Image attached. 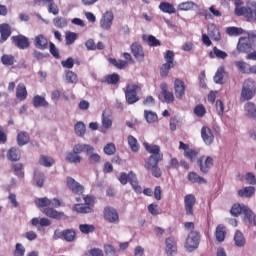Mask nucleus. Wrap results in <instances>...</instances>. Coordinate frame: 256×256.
Wrapping results in <instances>:
<instances>
[{"instance_id":"f257e3e1","label":"nucleus","mask_w":256,"mask_h":256,"mask_svg":"<svg viewBox=\"0 0 256 256\" xmlns=\"http://www.w3.org/2000/svg\"><path fill=\"white\" fill-rule=\"evenodd\" d=\"M235 10L234 13L238 17L243 15L248 21H256V2L250 1L248 2L247 7H241L243 5V1L234 0Z\"/></svg>"},{"instance_id":"f03ea898","label":"nucleus","mask_w":256,"mask_h":256,"mask_svg":"<svg viewBox=\"0 0 256 256\" xmlns=\"http://www.w3.org/2000/svg\"><path fill=\"white\" fill-rule=\"evenodd\" d=\"M256 95L255 80L246 79L242 86L241 101H251Z\"/></svg>"},{"instance_id":"7ed1b4c3","label":"nucleus","mask_w":256,"mask_h":256,"mask_svg":"<svg viewBox=\"0 0 256 256\" xmlns=\"http://www.w3.org/2000/svg\"><path fill=\"white\" fill-rule=\"evenodd\" d=\"M118 180L121 185H127V183H130L136 193H141L142 189L141 186H139V182H137V175H135V173L129 172L127 174L125 172H121Z\"/></svg>"},{"instance_id":"20e7f679","label":"nucleus","mask_w":256,"mask_h":256,"mask_svg":"<svg viewBox=\"0 0 256 256\" xmlns=\"http://www.w3.org/2000/svg\"><path fill=\"white\" fill-rule=\"evenodd\" d=\"M141 91V87L136 84H128L125 91L126 101L129 105H133V103H137L139 101V96L137 93Z\"/></svg>"},{"instance_id":"39448f33","label":"nucleus","mask_w":256,"mask_h":256,"mask_svg":"<svg viewBox=\"0 0 256 256\" xmlns=\"http://www.w3.org/2000/svg\"><path fill=\"white\" fill-rule=\"evenodd\" d=\"M200 239H201V236L199 235V232L191 231L188 234V237L186 239V244H185L186 251H188L189 253H191L192 251H195V249L199 247Z\"/></svg>"},{"instance_id":"423d86ee","label":"nucleus","mask_w":256,"mask_h":256,"mask_svg":"<svg viewBox=\"0 0 256 256\" xmlns=\"http://www.w3.org/2000/svg\"><path fill=\"white\" fill-rule=\"evenodd\" d=\"M197 165L200 168L201 173L207 174L211 169H213V165H215V160L211 156L200 157L197 160Z\"/></svg>"},{"instance_id":"0eeeda50","label":"nucleus","mask_w":256,"mask_h":256,"mask_svg":"<svg viewBox=\"0 0 256 256\" xmlns=\"http://www.w3.org/2000/svg\"><path fill=\"white\" fill-rule=\"evenodd\" d=\"M195 203H197V198H195V195L187 194L184 197V207L186 215L193 217L195 213V211L193 210V207H195Z\"/></svg>"},{"instance_id":"6e6552de","label":"nucleus","mask_w":256,"mask_h":256,"mask_svg":"<svg viewBox=\"0 0 256 256\" xmlns=\"http://www.w3.org/2000/svg\"><path fill=\"white\" fill-rule=\"evenodd\" d=\"M104 219L108 223H119V212H117V209L108 206L104 208Z\"/></svg>"},{"instance_id":"1a4fd4ad","label":"nucleus","mask_w":256,"mask_h":256,"mask_svg":"<svg viewBox=\"0 0 256 256\" xmlns=\"http://www.w3.org/2000/svg\"><path fill=\"white\" fill-rule=\"evenodd\" d=\"M201 137L205 145L211 146L215 143V132L208 126H203L201 129Z\"/></svg>"},{"instance_id":"9d476101","label":"nucleus","mask_w":256,"mask_h":256,"mask_svg":"<svg viewBox=\"0 0 256 256\" xmlns=\"http://www.w3.org/2000/svg\"><path fill=\"white\" fill-rule=\"evenodd\" d=\"M67 187L74 193V195H83L85 188L72 177L66 178Z\"/></svg>"},{"instance_id":"9b49d317","label":"nucleus","mask_w":256,"mask_h":256,"mask_svg":"<svg viewBox=\"0 0 256 256\" xmlns=\"http://www.w3.org/2000/svg\"><path fill=\"white\" fill-rule=\"evenodd\" d=\"M113 12H106L100 20V27L104 29V31H110L113 25Z\"/></svg>"},{"instance_id":"f8f14e48","label":"nucleus","mask_w":256,"mask_h":256,"mask_svg":"<svg viewBox=\"0 0 256 256\" xmlns=\"http://www.w3.org/2000/svg\"><path fill=\"white\" fill-rule=\"evenodd\" d=\"M131 53L135 57L136 61H143L145 59V52L143 51V47L141 44L134 42L130 46Z\"/></svg>"},{"instance_id":"ddd939ff","label":"nucleus","mask_w":256,"mask_h":256,"mask_svg":"<svg viewBox=\"0 0 256 256\" xmlns=\"http://www.w3.org/2000/svg\"><path fill=\"white\" fill-rule=\"evenodd\" d=\"M101 133H107L111 127H113V116L103 112L102 119H101Z\"/></svg>"},{"instance_id":"4468645a","label":"nucleus","mask_w":256,"mask_h":256,"mask_svg":"<svg viewBox=\"0 0 256 256\" xmlns=\"http://www.w3.org/2000/svg\"><path fill=\"white\" fill-rule=\"evenodd\" d=\"M174 91L176 99H183L185 96V82L179 78H176L174 81Z\"/></svg>"},{"instance_id":"2eb2a0df","label":"nucleus","mask_w":256,"mask_h":256,"mask_svg":"<svg viewBox=\"0 0 256 256\" xmlns=\"http://www.w3.org/2000/svg\"><path fill=\"white\" fill-rule=\"evenodd\" d=\"M11 39L18 49H27L29 47V39L24 35L12 36Z\"/></svg>"},{"instance_id":"dca6fc26","label":"nucleus","mask_w":256,"mask_h":256,"mask_svg":"<svg viewBox=\"0 0 256 256\" xmlns=\"http://www.w3.org/2000/svg\"><path fill=\"white\" fill-rule=\"evenodd\" d=\"M73 151L78 155H81V153H86V155H88L89 153H91V151H95V147L89 144L79 143L74 145Z\"/></svg>"},{"instance_id":"f3484780","label":"nucleus","mask_w":256,"mask_h":256,"mask_svg":"<svg viewBox=\"0 0 256 256\" xmlns=\"http://www.w3.org/2000/svg\"><path fill=\"white\" fill-rule=\"evenodd\" d=\"M11 37V26L7 23L0 24V43H5Z\"/></svg>"},{"instance_id":"a211bd4d","label":"nucleus","mask_w":256,"mask_h":256,"mask_svg":"<svg viewBox=\"0 0 256 256\" xmlns=\"http://www.w3.org/2000/svg\"><path fill=\"white\" fill-rule=\"evenodd\" d=\"M166 253L168 256L177 255V243L175 242V238L170 237L166 239Z\"/></svg>"},{"instance_id":"6ab92c4d","label":"nucleus","mask_w":256,"mask_h":256,"mask_svg":"<svg viewBox=\"0 0 256 256\" xmlns=\"http://www.w3.org/2000/svg\"><path fill=\"white\" fill-rule=\"evenodd\" d=\"M43 213L46 215V217H50V219H56L57 221L65 217V213L59 212L53 208H45Z\"/></svg>"},{"instance_id":"aec40b11","label":"nucleus","mask_w":256,"mask_h":256,"mask_svg":"<svg viewBox=\"0 0 256 256\" xmlns=\"http://www.w3.org/2000/svg\"><path fill=\"white\" fill-rule=\"evenodd\" d=\"M244 111L249 119L256 121V106L253 102H247L244 105Z\"/></svg>"},{"instance_id":"412c9836","label":"nucleus","mask_w":256,"mask_h":256,"mask_svg":"<svg viewBox=\"0 0 256 256\" xmlns=\"http://www.w3.org/2000/svg\"><path fill=\"white\" fill-rule=\"evenodd\" d=\"M159 9L162 11V13H168V15H173L177 13V9H175V6L169 2H161L159 4Z\"/></svg>"},{"instance_id":"4be33fe9","label":"nucleus","mask_w":256,"mask_h":256,"mask_svg":"<svg viewBox=\"0 0 256 256\" xmlns=\"http://www.w3.org/2000/svg\"><path fill=\"white\" fill-rule=\"evenodd\" d=\"M144 147L148 153L151 154L152 157H163L161 154V148L158 145H149V143H144Z\"/></svg>"},{"instance_id":"5701e85b","label":"nucleus","mask_w":256,"mask_h":256,"mask_svg":"<svg viewBox=\"0 0 256 256\" xmlns=\"http://www.w3.org/2000/svg\"><path fill=\"white\" fill-rule=\"evenodd\" d=\"M208 35L213 41H221V31L213 24L208 26Z\"/></svg>"},{"instance_id":"b1692460","label":"nucleus","mask_w":256,"mask_h":256,"mask_svg":"<svg viewBox=\"0 0 256 256\" xmlns=\"http://www.w3.org/2000/svg\"><path fill=\"white\" fill-rule=\"evenodd\" d=\"M162 159L163 156H150L145 162V169L149 170L153 167H157Z\"/></svg>"},{"instance_id":"393cba45","label":"nucleus","mask_w":256,"mask_h":256,"mask_svg":"<svg viewBox=\"0 0 256 256\" xmlns=\"http://www.w3.org/2000/svg\"><path fill=\"white\" fill-rule=\"evenodd\" d=\"M7 159L9 161H19L21 159V150L15 147L10 148L7 152Z\"/></svg>"},{"instance_id":"a878e982","label":"nucleus","mask_w":256,"mask_h":256,"mask_svg":"<svg viewBox=\"0 0 256 256\" xmlns=\"http://www.w3.org/2000/svg\"><path fill=\"white\" fill-rule=\"evenodd\" d=\"M16 97L19 101H25V99H27V87H25V84H18Z\"/></svg>"},{"instance_id":"bb28decb","label":"nucleus","mask_w":256,"mask_h":256,"mask_svg":"<svg viewBox=\"0 0 256 256\" xmlns=\"http://www.w3.org/2000/svg\"><path fill=\"white\" fill-rule=\"evenodd\" d=\"M188 181H190V183H199L200 185L207 184V180L205 178L199 176V174H197L195 172H190L188 174Z\"/></svg>"},{"instance_id":"cd10ccee","label":"nucleus","mask_w":256,"mask_h":256,"mask_svg":"<svg viewBox=\"0 0 256 256\" xmlns=\"http://www.w3.org/2000/svg\"><path fill=\"white\" fill-rule=\"evenodd\" d=\"M121 77L119 74H110L103 78L102 83H107L108 85H117Z\"/></svg>"},{"instance_id":"c85d7f7f","label":"nucleus","mask_w":256,"mask_h":256,"mask_svg":"<svg viewBox=\"0 0 256 256\" xmlns=\"http://www.w3.org/2000/svg\"><path fill=\"white\" fill-rule=\"evenodd\" d=\"M35 47L37 49H47V38L43 34H39L35 37Z\"/></svg>"},{"instance_id":"c756f323","label":"nucleus","mask_w":256,"mask_h":256,"mask_svg":"<svg viewBox=\"0 0 256 256\" xmlns=\"http://www.w3.org/2000/svg\"><path fill=\"white\" fill-rule=\"evenodd\" d=\"M236 67L241 73H246L248 75H251V65L247 64V62L244 61H236L235 62Z\"/></svg>"},{"instance_id":"7c9ffc66","label":"nucleus","mask_w":256,"mask_h":256,"mask_svg":"<svg viewBox=\"0 0 256 256\" xmlns=\"http://www.w3.org/2000/svg\"><path fill=\"white\" fill-rule=\"evenodd\" d=\"M215 235H216V240H217L219 243H223V241H225V235H227V232H226V230H225V226H223V225H218V226L216 227Z\"/></svg>"},{"instance_id":"2f4dec72","label":"nucleus","mask_w":256,"mask_h":256,"mask_svg":"<svg viewBox=\"0 0 256 256\" xmlns=\"http://www.w3.org/2000/svg\"><path fill=\"white\" fill-rule=\"evenodd\" d=\"M65 80H66V83H71L72 85H75L79 81V78L77 77V74H75V72L71 70H66Z\"/></svg>"},{"instance_id":"473e14b6","label":"nucleus","mask_w":256,"mask_h":256,"mask_svg":"<svg viewBox=\"0 0 256 256\" xmlns=\"http://www.w3.org/2000/svg\"><path fill=\"white\" fill-rule=\"evenodd\" d=\"M82 160L83 158L75 151L66 154V161L68 163H80Z\"/></svg>"},{"instance_id":"72a5a7b5","label":"nucleus","mask_w":256,"mask_h":256,"mask_svg":"<svg viewBox=\"0 0 256 256\" xmlns=\"http://www.w3.org/2000/svg\"><path fill=\"white\" fill-rule=\"evenodd\" d=\"M255 194V187L247 186L244 189L238 191L239 197H253Z\"/></svg>"},{"instance_id":"f704fd0d","label":"nucleus","mask_w":256,"mask_h":256,"mask_svg":"<svg viewBox=\"0 0 256 256\" xmlns=\"http://www.w3.org/2000/svg\"><path fill=\"white\" fill-rule=\"evenodd\" d=\"M39 164L43 167H53L55 160L49 156L41 155L39 158Z\"/></svg>"},{"instance_id":"c9c22d12","label":"nucleus","mask_w":256,"mask_h":256,"mask_svg":"<svg viewBox=\"0 0 256 256\" xmlns=\"http://www.w3.org/2000/svg\"><path fill=\"white\" fill-rule=\"evenodd\" d=\"M33 106L34 107H48L49 103L47 102V100H45V97L36 95L33 98Z\"/></svg>"},{"instance_id":"e433bc0d","label":"nucleus","mask_w":256,"mask_h":256,"mask_svg":"<svg viewBox=\"0 0 256 256\" xmlns=\"http://www.w3.org/2000/svg\"><path fill=\"white\" fill-rule=\"evenodd\" d=\"M226 33L230 37H238V35H243V33H245V30L239 27L232 26V27L226 28Z\"/></svg>"},{"instance_id":"4c0bfd02","label":"nucleus","mask_w":256,"mask_h":256,"mask_svg":"<svg viewBox=\"0 0 256 256\" xmlns=\"http://www.w3.org/2000/svg\"><path fill=\"white\" fill-rule=\"evenodd\" d=\"M127 141L131 151L133 153H137L139 151V142L136 140V138L132 135H129Z\"/></svg>"},{"instance_id":"58836bf2","label":"nucleus","mask_w":256,"mask_h":256,"mask_svg":"<svg viewBox=\"0 0 256 256\" xmlns=\"http://www.w3.org/2000/svg\"><path fill=\"white\" fill-rule=\"evenodd\" d=\"M234 242L237 247H245V236L237 230L234 235Z\"/></svg>"},{"instance_id":"ea45409f","label":"nucleus","mask_w":256,"mask_h":256,"mask_svg":"<svg viewBox=\"0 0 256 256\" xmlns=\"http://www.w3.org/2000/svg\"><path fill=\"white\" fill-rule=\"evenodd\" d=\"M109 63L116 67V69H127V61L117 60L115 58H109Z\"/></svg>"},{"instance_id":"a19ab883","label":"nucleus","mask_w":256,"mask_h":256,"mask_svg":"<svg viewBox=\"0 0 256 256\" xmlns=\"http://www.w3.org/2000/svg\"><path fill=\"white\" fill-rule=\"evenodd\" d=\"M53 25L57 29H63L64 27H67V18L58 16L53 19Z\"/></svg>"},{"instance_id":"79ce46f5","label":"nucleus","mask_w":256,"mask_h":256,"mask_svg":"<svg viewBox=\"0 0 256 256\" xmlns=\"http://www.w3.org/2000/svg\"><path fill=\"white\" fill-rule=\"evenodd\" d=\"M74 210L77 213H91V211H93V206H89L87 204H76L74 206Z\"/></svg>"},{"instance_id":"37998d69","label":"nucleus","mask_w":256,"mask_h":256,"mask_svg":"<svg viewBox=\"0 0 256 256\" xmlns=\"http://www.w3.org/2000/svg\"><path fill=\"white\" fill-rule=\"evenodd\" d=\"M78 37H79V35L77 33L71 32V31H67L65 33L66 45H73V43H75V41H77Z\"/></svg>"},{"instance_id":"c03bdc74","label":"nucleus","mask_w":256,"mask_h":256,"mask_svg":"<svg viewBox=\"0 0 256 256\" xmlns=\"http://www.w3.org/2000/svg\"><path fill=\"white\" fill-rule=\"evenodd\" d=\"M17 143L20 147H23V145H27V143H29V134L25 132L18 133Z\"/></svg>"},{"instance_id":"a18cd8bd","label":"nucleus","mask_w":256,"mask_h":256,"mask_svg":"<svg viewBox=\"0 0 256 256\" xmlns=\"http://www.w3.org/2000/svg\"><path fill=\"white\" fill-rule=\"evenodd\" d=\"M1 62L3 65H6L7 67L15 65V56L11 54H4L1 57Z\"/></svg>"},{"instance_id":"49530a36","label":"nucleus","mask_w":256,"mask_h":256,"mask_svg":"<svg viewBox=\"0 0 256 256\" xmlns=\"http://www.w3.org/2000/svg\"><path fill=\"white\" fill-rule=\"evenodd\" d=\"M223 73H225V68L224 67L218 68L213 78L214 83H217L218 85H223Z\"/></svg>"},{"instance_id":"de8ad7c7","label":"nucleus","mask_w":256,"mask_h":256,"mask_svg":"<svg viewBox=\"0 0 256 256\" xmlns=\"http://www.w3.org/2000/svg\"><path fill=\"white\" fill-rule=\"evenodd\" d=\"M75 235V230H64V241H67V243H73V241H75Z\"/></svg>"},{"instance_id":"09e8293b","label":"nucleus","mask_w":256,"mask_h":256,"mask_svg":"<svg viewBox=\"0 0 256 256\" xmlns=\"http://www.w3.org/2000/svg\"><path fill=\"white\" fill-rule=\"evenodd\" d=\"M159 99L164 101V103H173L175 101V96L173 92H165L164 94H159Z\"/></svg>"},{"instance_id":"8fccbe9b","label":"nucleus","mask_w":256,"mask_h":256,"mask_svg":"<svg viewBox=\"0 0 256 256\" xmlns=\"http://www.w3.org/2000/svg\"><path fill=\"white\" fill-rule=\"evenodd\" d=\"M79 230L81 233H84V235H89V233H93V231H95V226L92 224H80Z\"/></svg>"},{"instance_id":"3c124183","label":"nucleus","mask_w":256,"mask_h":256,"mask_svg":"<svg viewBox=\"0 0 256 256\" xmlns=\"http://www.w3.org/2000/svg\"><path fill=\"white\" fill-rule=\"evenodd\" d=\"M74 130L76 135H78V137H83V135H85V123L83 122H77L74 126Z\"/></svg>"},{"instance_id":"603ef678","label":"nucleus","mask_w":256,"mask_h":256,"mask_svg":"<svg viewBox=\"0 0 256 256\" xmlns=\"http://www.w3.org/2000/svg\"><path fill=\"white\" fill-rule=\"evenodd\" d=\"M164 60L166 61V63H168L170 65H177V62H175V52H173L171 50L166 51Z\"/></svg>"},{"instance_id":"864d4df0","label":"nucleus","mask_w":256,"mask_h":256,"mask_svg":"<svg viewBox=\"0 0 256 256\" xmlns=\"http://www.w3.org/2000/svg\"><path fill=\"white\" fill-rule=\"evenodd\" d=\"M173 67H175L174 64H169V63L165 62L160 69L161 77H167V75H169V71H171V69H173Z\"/></svg>"},{"instance_id":"5fc2aeb1","label":"nucleus","mask_w":256,"mask_h":256,"mask_svg":"<svg viewBox=\"0 0 256 256\" xmlns=\"http://www.w3.org/2000/svg\"><path fill=\"white\" fill-rule=\"evenodd\" d=\"M195 7L193 1L182 2L178 5V11H191Z\"/></svg>"},{"instance_id":"6e6d98bb","label":"nucleus","mask_w":256,"mask_h":256,"mask_svg":"<svg viewBox=\"0 0 256 256\" xmlns=\"http://www.w3.org/2000/svg\"><path fill=\"white\" fill-rule=\"evenodd\" d=\"M88 161H90L92 164H97L101 162V156L95 151L88 152Z\"/></svg>"},{"instance_id":"4d7b16f0","label":"nucleus","mask_w":256,"mask_h":256,"mask_svg":"<svg viewBox=\"0 0 256 256\" xmlns=\"http://www.w3.org/2000/svg\"><path fill=\"white\" fill-rule=\"evenodd\" d=\"M144 117L147 121V123H155V121H157L158 117L157 114H155L154 112L151 111H144Z\"/></svg>"},{"instance_id":"13d9d810","label":"nucleus","mask_w":256,"mask_h":256,"mask_svg":"<svg viewBox=\"0 0 256 256\" xmlns=\"http://www.w3.org/2000/svg\"><path fill=\"white\" fill-rule=\"evenodd\" d=\"M35 204L37 207H49V205H51V200L47 197L38 198L35 200Z\"/></svg>"},{"instance_id":"bf43d9fd","label":"nucleus","mask_w":256,"mask_h":256,"mask_svg":"<svg viewBox=\"0 0 256 256\" xmlns=\"http://www.w3.org/2000/svg\"><path fill=\"white\" fill-rule=\"evenodd\" d=\"M13 171L17 177H24L25 175V172H23V164L21 163L13 164Z\"/></svg>"},{"instance_id":"052dcab7","label":"nucleus","mask_w":256,"mask_h":256,"mask_svg":"<svg viewBox=\"0 0 256 256\" xmlns=\"http://www.w3.org/2000/svg\"><path fill=\"white\" fill-rule=\"evenodd\" d=\"M34 179H35L38 187H43V183L45 181V174L39 173L38 171H35L34 172Z\"/></svg>"},{"instance_id":"680f3d73","label":"nucleus","mask_w":256,"mask_h":256,"mask_svg":"<svg viewBox=\"0 0 256 256\" xmlns=\"http://www.w3.org/2000/svg\"><path fill=\"white\" fill-rule=\"evenodd\" d=\"M115 151H117V148L115 147V144H113V143H108L104 147L105 155H115Z\"/></svg>"},{"instance_id":"e2e57ef3","label":"nucleus","mask_w":256,"mask_h":256,"mask_svg":"<svg viewBox=\"0 0 256 256\" xmlns=\"http://www.w3.org/2000/svg\"><path fill=\"white\" fill-rule=\"evenodd\" d=\"M206 113H207V110L203 105H197L194 108V114L196 115V117H204Z\"/></svg>"},{"instance_id":"0e129e2a","label":"nucleus","mask_w":256,"mask_h":256,"mask_svg":"<svg viewBox=\"0 0 256 256\" xmlns=\"http://www.w3.org/2000/svg\"><path fill=\"white\" fill-rule=\"evenodd\" d=\"M84 256H103V250L92 248L84 253Z\"/></svg>"},{"instance_id":"69168bd1","label":"nucleus","mask_w":256,"mask_h":256,"mask_svg":"<svg viewBox=\"0 0 256 256\" xmlns=\"http://www.w3.org/2000/svg\"><path fill=\"white\" fill-rule=\"evenodd\" d=\"M197 155H199V152L191 149V148H188L185 152H184V156L187 158V159H190L191 161H194L195 160V157H197Z\"/></svg>"},{"instance_id":"338daca9","label":"nucleus","mask_w":256,"mask_h":256,"mask_svg":"<svg viewBox=\"0 0 256 256\" xmlns=\"http://www.w3.org/2000/svg\"><path fill=\"white\" fill-rule=\"evenodd\" d=\"M15 256H25V247L21 243H17L15 246Z\"/></svg>"},{"instance_id":"774afa93","label":"nucleus","mask_w":256,"mask_h":256,"mask_svg":"<svg viewBox=\"0 0 256 256\" xmlns=\"http://www.w3.org/2000/svg\"><path fill=\"white\" fill-rule=\"evenodd\" d=\"M47 7L48 13H51L52 15H59V6H57L55 2L48 4Z\"/></svg>"}]
</instances>
